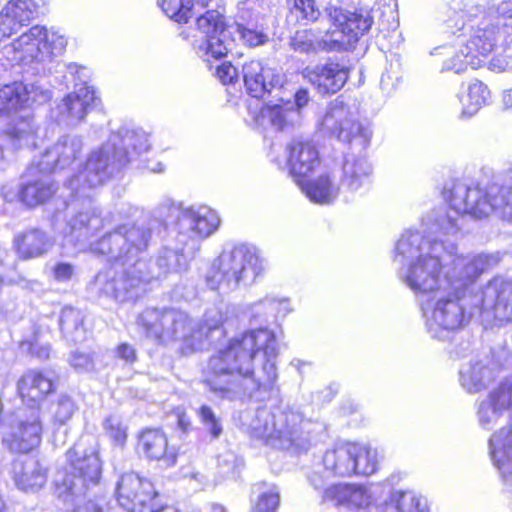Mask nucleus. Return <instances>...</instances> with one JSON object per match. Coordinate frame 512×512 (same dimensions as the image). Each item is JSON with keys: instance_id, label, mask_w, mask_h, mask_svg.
<instances>
[{"instance_id": "1", "label": "nucleus", "mask_w": 512, "mask_h": 512, "mask_svg": "<svg viewBox=\"0 0 512 512\" xmlns=\"http://www.w3.org/2000/svg\"><path fill=\"white\" fill-rule=\"evenodd\" d=\"M277 357L274 332L267 328L251 330L234 337L210 357L205 384L222 400L263 401L278 379Z\"/></svg>"}, {"instance_id": "2", "label": "nucleus", "mask_w": 512, "mask_h": 512, "mask_svg": "<svg viewBox=\"0 0 512 512\" xmlns=\"http://www.w3.org/2000/svg\"><path fill=\"white\" fill-rule=\"evenodd\" d=\"M459 286L446 285L420 301L430 335L443 339L444 333L465 325L478 315L485 328L512 322V280L495 277L479 295L467 296Z\"/></svg>"}, {"instance_id": "3", "label": "nucleus", "mask_w": 512, "mask_h": 512, "mask_svg": "<svg viewBox=\"0 0 512 512\" xmlns=\"http://www.w3.org/2000/svg\"><path fill=\"white\" fill-rule=\"evenodd\" d=\"M151 228L144 223L120 225L91 245L94 253L106 255L112 265L95 277L98 291L118 302L137 297L140 284L149 282L142 255L151 240Z\"/></svg>"}, {"instance_id": "4", "label": "nucleus", "mask_w": 512, "mask_h": 512, "mask_svg": "<svg viewBox=\"0 0 512 512\" xmlns=\"http://www.w3.org/2000/svg\"><path fill=\"white\" fill-rule=\"evenodd\" d=\"M432 210L423 219L422 224L428 236L418 231L407 230L396 245L394 260L402 264L401 277L406 285L418 296L419 301L450 285L449 273L441 276L442 267L451 258L455 249L452 242L431 238L433 234H443V231H432L426 219L435 211ZM447 236H453L447 234Z\"/></svg>"}, {"instance_id": "5", "label": "nucleus", "mask_w": 512, "mask_h": 512, "mask_svg": "<svg viewBox=\"0 0 512 512\" xmlns=\"http://www.w3.org/2000/svg\"><path fill=\"white\" fill-rule=\"evenodd\" d=\"M137 324L146 337L165 345L178 342L182 354L189 355L226 334L228 318L227 311L219 308L206 310L200 322L181 310L147 308Z\"/></svg>"}, {"instance_id": "6", "label": "nucleus", "mask_w": 512, "mask_h": 512, "mask_svg": "<svg viewBox=\"0 0 512 512\" xmlns=\"http://www.w3.org/2000/svg\"><path fill=\"white\" fill-rule=\"evenodd\" d=\"M149 147L145 131L121 127L101 147L89 153L83 169L69 178L64 187L72 197L89 198L93 189L102 186Z\"/></svg>"}, {"instance_id": "7", "label": "nucleus", "mask_w": 512, "mask_h": 512, "mask_svg": "<svg viewBox=\"0 0 512 512\" xmlns=\"http://www.w3.org/2000/svg\"><path fill=\"white\" fill-rule=\"evenodd\" d=\"M320 130L350 145L351 151L344 156L340 181L342 193L348 198L369 184L372 166L362 152L370 145L371 127L357 121L350 107L336 99L323 116Z\"/></svg>"}, {"instance_id": "8", "label": "nucleus", "mask_w": 512, "mask_h": 512, "mask_svg": "<svg viewBox=\"0 0 512 512\" xmlns=\"http://www.w3.org/2000/svg\"><path fill=\"white\" fill-rule=\"evenodd\" d=\"M449 208L433 212L426 222L432 231L456 235L463 215L482 219L491 214L512 223V195L505 197L499 186H484L457 181L445 190Z\"/></svg>"}, {"instance_id": "9", "label": "nucleus", "mask_w": 512, "mask_h": 512, "mask_svg": "<svg viewBox=\"0 0 512 512\" xmlns=\"http://www.w3.org/2000/svg\"><path fill=\"white\" fill-rule=\"evenodd\" d=\"M197 34L192 42L197 55L208 61L209 58L221 59L234 46L233 34H237L247 45L254 47L264 44L267 35L235 23L226 26L224 17L215 10L207 11L196 21Z\"/></svg>"}, {"instance_id": "10", "label": "nucleus", "mask_w": 512, "mask_h": 512, "mask_svg": "<svg viewBox=\"0 0 512 512\" xmlns=\"http://www.w3.org/2000/svg\"><path fill=\"white\" fill-rule=\"evenodd\" d=\"M504 36L499 19L484 17L476 27H471L469 38L464 35L456 37L455 45L460 48L454 51V46H439L434 48L432 55H449L443 63V70L454 71L459 74L468 66L473 69L481 67L488 55L497 47L499 40Z\"/></svg>"}, {"instance_id": "11", "label": "nucleus", "mask_w": 512, "mask_h": 512, "mask_svg": "<svg viewBox=\"0 0 512 512\" xmlns=\"http://www.w3.org/2000/svg\"><path fill=\"white\" fill-rule=\"evenodd\" d=\"M262 271V262L256 248L237 245L225 249L213 261L206 273V283L212 290L230 291L241 283L254 282Z\"/></svg>"}, {"instance_id": "12", "label": "nucleus", "mask_w": 512, "mask_h": 512, "mask_svg": "<svg viewBox=\"0 0 512 512\" xmlns=\"http://www.w3.org/2000/svg\"><path fill=\"white\" fill-rule=\"evenodd\" d=\"M307 422L301 412L292 408H259L248 424L251 435L278 449L301 447Z\"/></svg>"}, {"instance_id": "13", "label": "nucleus", "mask_w": 512, "mask_h": 512, "mask_svg": "<svg viewBox=\"0 0 512 512\" xmlns=\"http://www.w3.org/2000/svg\"><path fill=\"white\" fill-rule=\"evenodd\" d=\"M67 45L58 31L35 25L2 47V55L12 65L45 64L61 55Z\"/></svg>"}, {"instance_id": "14", "label": "nucleus", "mask_w": 512, "mask_h": 512, "mask_svg": "<svg viewBox=\"0 0 512 512\" xmlns=\"http://www.w3.org/2000/svg\"><path fill=\"white\" fill-rule=\"evenodd\" d=\"M68 465L55 479V490L59 498L74 503L86 496L90 486L99 482L101 463L94 451L87 453L79 445L67 452Z\"/></svg>"}, {"instance_id": "15", "label": "nucleus", "mask_w": 512, "mask_h": 512, "mask_svg": "<svg viewBox=\"0 0 512 512\" xmlns=\"http://www.w3.org/2000/svg\"><path fill=\"white\" fill-rule=\"evenodd\" d=\"M42 433L39 408H18L4 420L2 443L12 454L28 455L41 445Z\"/></svg>"}, {"instance_id": "16", "label": "nucleus", "mask_w": 512, "mask_h": 512, "mask_svg": "<svg viewBox=\"0 0 512 512\" xmlns=\"http://www.w3.org/2000/svg\"><path fill=\"white\" fill-rule=\"evenodd\" d=\"M325 12L331 22L328 30L337 52L345 51L354 47L358 40L367 33L372 24L373 17L369 11L351 12L342 8L327 5Z\"/></svg>"}, {"instance_id": "17", "label": "nucleus", "mask_w": 512, "mask_h": 512, "mask_svg": "<svg viewBox=\"0 0 512 512\" xmlns=\"http://www.w3.org/2000/svg\"><path fill=\"white\" fill-rule=\"evenodd\" d=\"M196 253L197 242L195 240L181 241L180 235L175 233V236L166 240L158 250L154 263L151 265L147 263L144 271L148 276V281L165 279L169 275L187 271L189 263Z\"/></svg>"}, {"instance_id": "18", "label": "nucleus", "mask_w": 512, "mask_h": 512, "mask_svg": "<svg viewBox=\"0 0 512 512\" xmlns=\"http://www.w3.org/2000/svg\"><path fill=\"white\" fill-rule=\"evenodd\" d=\"M219 225L220 217L215 210L207 206L189 207L179 210L174 232L181 241L195 240L198 251L200 241L212 235Z\"/></svg>"}, {"instance_id": "19", "label": "nucleus", "mask_w": 512, "mask_h": 512, "mask_svg": "<svg viewBox=\"0 0 512 512\" xmlns=\"http://www.w3.org/2000/svg\"><path fill=\"white\" fill-rule=\"evenodd\" d=\"M350 442L338 443L327 449L321 462L313 465L308 480L315 489L323 488L331 477L354 475Z\"/></svg>"}, {"instance_id": "20", "label": "nucleus", "mask_w": 512, "mask_h": 512, "mask_svg": "<svg viewBox=\"0 0 512 512\" xmlns=\"http://www.w3.org/2000/svg\"><path fill=\"white\" fill-rule=\"evenodd\" d=\"M156 497L152 482L136 473H125L117 482V502L128 512H147L156 502Z\"/></svg>"}, {"instance_id": "21", "label": "nucleus", "mask_w": 512, "mask_h": 512, "mask_svg": "<svg viewBox=\"0 0 512 512\" xmlns=\"http://www.w3.org/2000/svg\"><path fill=\"white\" fill-rule=\"evenodd\" d=\"M512 411V374L501 381L479 402L476 411L478 424L491 430Z\"/></svg>"}, {"instance_id": "22", "label": "nucleus", "mask_w": 512, "mask_h": 512, "mask_svg": "<svg viewBox=\"0 0 512 512\" xmlns=\"http://www.w3.org/2000/svg\"><path fill=\"white\" fill-rule=\"evenodd\" d=\"M448 260H451L453 265L452 270L448 272L450 284L459 286V290L466 294L467 286L480 274L495 267L500 262V257L498 254L457 255L455 248Z\"/></svg>"}, {"instance_id": "23", "label": "nucleus", "mask_w": 512, "mask_h": 512, "mask_svg": "<svg viewBox=\"0 0 512 512\" xmlns=\"http://www.w3.org/2000/svg\"><path fill=\"white\" fill-rule=\"evenodd\" d=\"M44 0H9L0 11V43L44 13Z\"/></svg>"}, {"instance_id": "24", "label": "nucleus", "mask_w": 512, "mask_h": 512, "mask_svg": "<svg viewBox=\"0 0 512 512\" xmlns=\"http://www.w3.org/2000/svg\"><path fill=\"white\" fill-rule=\"evenodd\" d=\"M97 97L93 87L75 84V90L67 94L56 107V121L75 126L84 120L87 113L96 106Z\"/></svg>"}, {"instance_id": "25", "label": "nucleus", "mask_w": 512, "mask_h": 512, "mask_svg": "<svg viewBox=\"0 0 512 512\" xmlns=\"http://www.w3.org/2000/svg\"><path fill=\"white\" fill-rule=\"evenodd\" d=\"M377 487L338 483L326 488L323 500L351 511L366 510L375 501Z\"/></svg>"}, {"instance_id": "26", "label": "nucleus", "mask_w": 512, "mask_h": 512, "mask_svg": "<svg viewBox=\"0 0 512 512\" xmlns=\"http://www.w3.org/2000/svg\"><path fill=\"white\" fill-rule=\"evenodd\" d=\"M242 77L247 93L257 99L271 94L283 85V75L259 60L244 63Z\"/></svg>"}, {"instance_id": "27", "label": "nucleus", "mask_w": 512, "mask_h": 512, "mask_svg": "<svg viewBox=\"0 0 512 512\" xmlns=\"http://www.w3.org/2000/svg\"><path fill=\"white\" fill-rule=\"evenodd\" d=\"M83 140L77 135H63L42 155L39 165L46 172L70 166L82 153Z\"/></svg>"}, {"instance_id": "28", "label": "nucleus", "mask_w": 512, "mask_h": 512, "mask_svg": "<svg viewBox=\"0 0 512 512\" xmlns=\"http://www.w3.org/2000/svg\"><path fill=\"white\" fill-rule=\"evenodd\" d=\"M110 223V216H102L100 209L89 201L82 210L70 217L63 232L77 242H85Z\"/></svg>"}, {"instance_id": "29", "label": "nucleus", "mask_w": 512, "mask_h": 512, "mask_svg": "<svg viewBox=\"0 0 512 512\" xmlns=\"http://www.w3.org/2000/svg\"><path fill=\"white\" fill-rule=\"evenodd\" d=\"M287 161L294 181L306 178L319 165V153L315 145L308 140L293 139L286 147Z\"/></svg>"}, {"instance_id": "30", "label": "nucleus", "mask_w": 512, "mask_h": 512, "mask_svg": "<svg viewBox=\"0 0 512 512\" xmlns=\"http://www.w3.org/2000/svg\"><path fill=\"white\" fill-rule=\"evenodd\" d=\"M50 173L43 170L39 162L28 168L27 179L20 190V198L26 205L42 204L54 195L57 188Z\"/></svg>"}, {"instance_id": "31", "label": "nucleus", "mask_w": 512, "mask_h": 512, "mask_svg": "<svg viewBox=\"0 0 512 512\" xmlns=\"http://www.w3.org/2000/svg\"><path fill=\"white\" fill-rule=\"evenodd\" d=\"M11 474L15 485L25 492L42 488L47 481V472L38 459L28 455L15 458L11 464Z\"/></svg>"}, {"instance_id": "32", "label": "nucleus", "mask_w": 512, "mask_h": 512, "mask_svg": "<svg viewBox=\"0 0 512 512\" xmlns=\"http://www.w3.org/2000/svg\"><path fill=\"white\" fill-rule=\"evenodd\" d=\"M304 76L321 94L338 92L348 79V69L337 63L328 62L313 68H306Z\"/></svg>"}, {"instance_id": "33", "label": "nucleus", "mask_w": 512, "mask_h": 512, "mask_svg": "<svg viewBox=\"0 0 512 512\" xmlns=\"http://www.w3.org/2000/svg\"><path fill=\"white\" fill-rule=\"evenodd\" d=\"M489 449L504 485L512 493V425L501 428L491 436Z\"/></svg>"}, {"instance_id": "34", "label": "nucleus", "mask_w": 512, "mask_h": 512, "mask_svg": "<svg viewBox=\"0 0 512 512\" xmlns=\"http://www.w3.org/2000/svg\"><path fill=\"white\" fill-rule=\"evenodd\" d=\"M137 451L148 460L163 461L166 466L176 463V451L168 446L167 436L160 429L143 430L138 436Z\"/></svg>"}, {"instance_id": "35", "label": "nucleus", "mask_w": 512, "mask_h": 512, "mask_svg": "<svg viewBox=\"0 0 512 512\" xmlns=\"http://www.w3.org/2000/svg\"><path fill=\"white\" fill-rule=\"evenodd\" d=\"M55 388V377L51 371L29 370L17 382L21 398L33 402L45 399Z\"/></svg>"}, {"instance_id": "36", "label": "nucleus", "mask_w": 512, "mask_h": 512, "mask_svg": "<svg viewBox=\"0 0 512 512\" xmlns=\"http://www.w3.org/2000/svg\"><path fill=\"white\" fill-rule=\"evenodd\" d=\"M482 13V7L472 0H450L441 7L440 18L454 33Z\"/></svg>"}, {"instance_id": "37", "label": "nucleus", "mask_w": 512, "mask_h": 512, "mask_svg": "<svg viewBox=\"0 0 512 512\" xmlns=\"http://www.w3.org/2000/svg\"><path fill=\"white\" fill-rule=\"evenodd\" d=\"M17 253L24 260L46 255L54 246V239L45 231L32 228L14 239Z\"/></svg>"}, {"instance_id": "38", "label": "nucleus", "mask_w": 512, "mask_h": 512, "mask_svg": "<svg viewBox=\"0 0 512 512\" xmlns=\"http://www.w3.org/2000/svg\"><path fill=\"white\" fill-rule=\"evenodd\" d=\"M338 43L332 40L328 30L325 32L316 29H305L295 33L291 38V47L299 53L316 55L320 52H337L334 44Z\"/></svg>"}, {"instance_id": "39", "label": "nucleus", "mask_w": 512, "mask_h": 512, "mask_svg": "<svg viewBox=\"0 0 512 512\" xmlns=\"http://www.w3.org/2000/svg\"><path fill=\"white\" fill-rule=\"evenodd\" d=\"M35 133L36 126L29 113L21 116L10 128L0 133V162L4 159L7 143H11L14 148L34 145Z\"/></svg>"}, {"instance_id": "40", "label": "nucleus", "mask_w": 512, "mask_h": 512, "mask_svg": "<svg viewBox=\"0 0 512 512\" xmlns=\"http://www.w3.org/2000/svg\"><path fill=\"white\" fill-rule=\"evenodd\" d=\"M296 184L312 202L318 204H329L342 193L340 184L334 182L330 173L321 174L313 180H296Z\"/></svg>"}, {"instance_id": "41", "label": "nucleus", "mask_w": 512, "mask_h": 512, "mask_svg": "<svg viewBox=\"0 0 512 512\" xmlns=\"http://www.w3.org/2000/svg\"><path fill=\"white\" fill-rule=\"evenodd\" d=\"M496 377L494 367L483 361L471 362L461 368L459 381L468 393H477L485 389Z\"/></svg>"}, {"instance_id": "42", "label": "nucleus", "mask_w": 512, "mask_h": 512, "mask_svg": "<svg viewBox=\"0 0 512 512\" xmlns=\"http://www.w3.org/2000/svg\"><path fill=\"white\" fill-rule=\"evenodd\" d=\"M378 512H429L426 499L412 491L395 490Z\"/></svg>"}, {"instance_id": "43", "label": "nucleus", "mask_w": 512, "mask_h": 512, "mask_svg": "<svg viewBox=\"0 0 512 512\" xmlns=\"http://www.w3.org/2000/svg\"><path fill=\"white\" fill-rule=\"evenodd\" d=\"M352 465L354 475L369 476L374 474L379 466L378 452L376 449L358 443L350 442Z\"/></svg>"}, {"instance_id": "44", "label": "nucleus", "mask_w": 512, "mask_h": 512, "mask_svg": "<svg viewBox=\"0 0 512 512\" xmlns=\"http://www.w3.org/2000/svg\"><path fill=\"white\" fill-rule=\"evenodd\" d=\"M26 88L23 82H14L0 88V117L25 110Z\"/></svg>"}, {"instance_id": "45", "label": "nucleus", "mask_w": 512, "mask_h": 512, "mask_svg": "<svg viewBox=\"0 0 512 512\" xmlns=\"http://www.w3.org/2000/svg\"><path fill=\"white\" fill-rule=\"evenodd\" d=\"M489 98L490 91L483 82L475 80L470 83L467 93L458 96L462 105V117H471L476 114L482 106L488 103Z\"/></svg>"}, {"instance_id": "46", "label": "nucleus", "mask_w": 512, "mask_h": 512, "mask_svg": "<svg viewBox=\"0 0 512 512\" xmlns=\"http://www.w3.org/2000/svg\"><path fill=\"white\" fill-rule=\"evenodd\" d=\"M261 112L263 117L267 118L272 126L278 130L294 126L299 123L301 118V113L295 110L290 103L266 106Z\"/></svg>"}, {"instance_id": "47", "label": "nucleus", "mask_w": 512, "mask_h": 512, "mask_svg": "<svg viewBox=\"0 0 512 512\" xmlns=\"http://www.w3.org/2000/svg\"><path fill=\"white\" fill-rule=\"evenodd\" d=\"M82 312L73 307H64L59 318L60 329L65 338L72 342H80L85 338Z\"/></svg>"}, {"instance_id": "48", "label": "nucleus", "mask_w": 512, "mask_h": 512, "mask_svg": "<svg viewBox=\"0 0 512 512\" xmlns=\"http://www.w3.org/2000/svg\"><path fill=\"white\" fill-rule=\"evenodd\" d=\"M160 7L170 19L178 23H187L193 15L191 0H162Z\"/></svg>"}, {"instance_id": "49", "label": "nucleus", "mask_w": 512, "mask_h": 512, "mask_svg": "<svg viewBox=\"0 0 512 512\" xmlns=\"http://www.w3.org/2000/svg\"><path fill=\"white\" fill-rule=\"evenodd\" d=\"M196 415L210 435L211 439H218L223 433L222 419L215 413L209 405L203 404L196 410Z\"/></svg>"}, {"instance_id": "50", "label": "nucleus", "mask_w": 512, "mask_h": 512, "mask_svg": "<svg viewBox=\"0 0 512 512\" xmlns=\"http://www.w3.org/2000/svg\"><path fill=\"white\" fill-rule=\"evenodd\" d=\"M103 429L113 446L119 448H123L125 446L128 427L123 423L119 416H108L103 422Z\"/></svg>"}, {"instance_id": "51", "label": "nucleus", "mask_w": 512, "mask_h": 512, "mask_svg": "<svg viewBox=\"0 0 512 512\" xmlns=\"http://www.w3.org/2000/svg\"><path fill=\"white\" fill-rule=\"evenodd\" d=\"M24 87L26 88L27 98L26 108L30 107L32 104H45L52 98L51 89L42 81L24 83Z\"/></svg>"}, {"instance_id": "52", "label": "nucleus", "mask_w": 512, "mask_h": 512, "mask_svg": "<svg viewBox=\"0 0 512 512\" xmlns=\"http://www.w3.org/2000/svg\"><path fill=\"white\" fill-rule=\"evenodd\" d=\"M77 410L73 399L68 395H60L53 405V419L59 424L69 421Z\"/></svg>"}, {"instance_id": "53", "label": "nucleus", "mask_w": 512, "mask_h": 512, "mask_svg": "<svg viewBox=\"0 0 512 512\" xmlns=\"http://www.w3.org/2000/svg\"><path fill=\"white\" fill-rule=\"evenodd\" d=\"M293 8L302 19L310 22L317 21L321 15L315 0H294Z\"/></svg>"}, {"instance_id": "54", "label": "nucleus", "mask_w": 512, "mask_h": 512, "mask_svg": "<svg viewBox=\"0 0 512 512\" xmlns=\"http://www.w3.org/2000/svg\"><path fill=\"white\" fill-rule=\"evenodd\" d=\"M279 502V492L276 489H270L258 496L254 508L258 512H275Z\"/></svg>"}, {"instance_id": "55", "label": "nucleus", "mask_w": 512, "mask_h": 512, "mask_svg": "<svg viewBox=\"0 0 512 512\" xmlns=\"http://www.w3.org/2000/svg\"><path fill=\"white\" fill-rule=\"evenodd\" d=\"M262 306H269L274 318L285 317L291 311L289 302L286 299H277L272 296H267L260 300L255 308L258 311Z\"/></svg>"}, {"instance_id": "56", "label": "nucleus", "mask_w": 512, "mask_h": 512, "mask_svg": "<svg viewBox=\"0 0 512 512\" xmlns=\"http://www.w3.org/2000/svg\"><path fill=\"white\" fill-rule=\"evenodd\" d=\"M494 185L500 187L501 194H504L505 197L512 195V166L505 172L494 176L493 180L486 186Z\"/></svg>"}, {"instance_id": "57", "label": "nucleus", "mask_w": 512, "mask_h": 512, "mask_svg": "<svg viewBox=\"0 0 512 512\" xmlns=\"http://www.w3.org/2000/svg\"><path fill=\"white\" fill-rule=\"evenodd\" d=\"M75 274V266L68 262H57L52 268V276L57 282H68Z\"/></svg>"}, {"instance_id": "58", "label": "nucleus", "mask_w": 512, "mask_h": 512, "mask_svg": "<svg viewBox=\"0 0 512 512\" xmlns=\"http://www.w3.org/2000/svg\"><path fill=\"white\" fill-rule=\"evenodd\" d=\"M117 358L123 360L125 364L132 365L137 360V352L133 345L122 343L116 348Z\"/></svg>"}, {"instance_id": "59", "label": "nucleus", "mask_w": 512, "mask_h": 512, "mask_svg": "<svg viewBox=\"0 0 512 512\" xmlns=\"http://www.w3.org/2000/svg\"><path fill=\"white\" fill-rule=\"evenodd\" d=\"M217 76L223 84H230L237 79L238 70L231 63H223L217 67Z\"/></svg>"}, {"instance_id": "60", "label": "nucleus", "mask_w": 512, "mask_h": 512, "mask_svg": "<svg viewBox=\"0 0 512 512\" xmlns=\"http://www.w3.org/2000/svg\"><path fill=\"white\" fill-rule=\"evenodd\" d=\"M70 364L77 370L87 371L92 368V359L88 354L73 351L70 357Z\"/></svg>"}, {"instance_id": "61", "label": "nucleus", "mask_w": 512, "mask_h": 512, "mask_svg": "<svg viewBox=\"0 0 512 512\" xmlns=\"http://www.w3.org/2000/svg\"><path fill=\"white\" fill-rule=\"evenodd\" d=\"M509 60L504 56L493 57L488 61V69L493 72H503L509 67Z\"/></svg>"}, {"instance_id": "62", "label": "nucleus", "mask_w": 512, "mask_h": 512, "mask_svg": "<svg viewBox=\"0 0 512 512\" xmlns=\"http://www.w3.org/2000/svg\"><path fill=\"white\" fill-rule=\"evenodd\" d=\"M295 99V105L297 107L296 110L300 112V109H302L304 106L307 105L309 102V93L306 89H299L294 96Z\"/></svg>"}, {"instance_id": "63", "label": "nucleus", "mask_w": 512, "mask_h": 512, "mask_svg": "<svg viewBox=\"0 0 512 512\" xmlns=\"http://www.w3.org/2000/svg\"><path fill=\"white\" fill-rule=\"evenodd\" d=\"M177 424L183 432H187L191 428V418L184 411H178Z\"/></svg>"}, {"instance_id": "64", "label": "nucleus", "mask_w": 512, "mask_h": 512, "mask_svg": "<svg viewBox=\"0 0 512 512\" xmlns=\"http://www.w3.org/2000/svg\"><path fill=\"white\" fill-rule=\"evenodd\" d=\"M147 512H179V510L173 506L161 505L156 501L154 504H151Z\"/></svg>"}]
</instances>
